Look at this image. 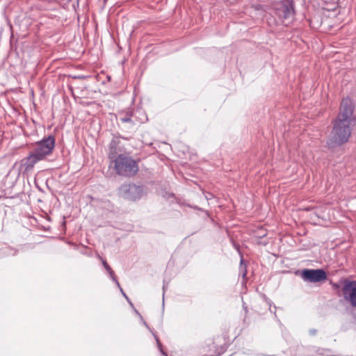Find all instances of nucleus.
<instances>
[{"instance_id": "obj_1", "label": "nucleus", "mask_w": 356, "mask_h": 356, "mask_svg": "<svg viewBox=\"0 0 356 356\" xmlns=\"http://www.w3.org/2000/svg\"><path fill=\"white\" fill-rule=\"evenodd\" d=\"M354 108L355 105L350 98L346 97L342 99L339 113L333 121L331 136L327 142L330 147L341 145L348 140L351 135V129L356 122L353 115Z\"/></svg>"}, {"instance_id": "obj_2", "label": "nucleus", "mask_w": 356, "mask_h": 356, "mask_svg": "<svg viewBox=\"0 0 356 356\" xmlns=\"http://www.w3.org/2000/svg\"><path fill=\"white\" fill-rule=\"evenodd\" d=\"M114 168L118 175L123 177L134 176L138 171L136 161L123 154L118 155L114 160Z\"/></svg>"}, {"instance_id": "obj_3", "label": "nucleus", "mask_w": 356, "mask_h": 356, "mask_svg": "<svg viewBox=\"0 0 356 356\" xmlns=\"http://www.w3.org/2000/svg\"><path fill=\"white\" fill-rule=\"evenodd\" d=\"M55 147V138L49 136L36 143L34 152L43 160L46 156L51 154Z\"/></svg>"}, {"instance_id": "obj_4", "label": "nucleus", "mask_w": 356, "mask_h": 356, "mask_svg": "<svg viewBox=\"0 0 356 356\" xmlns=\"http://www.w3.org/2000/svg\"><path fill=\"white\" fill-rule=\"evenodd\" d=\"M301 275L305 281L312 283L322 282L327 280V274L323 269H304Z\"/></svg>"}, {"instance_id": "obj_5", "label": "nucleus", "mask_w": 356, "mask_h": 356, "mask_svg": "<svg viewBox=\"0 0 356 356\" xmlns=\"http://www.w3.org/2000/svg\"><path fill=\"white\" fill-rule=\"evenodd\" d=\"M277 14L285 25H289L294 18V8L292 2L287 0L277 8Z\"/></svg>"}, {"instance_id": "obj_6", "label": "nucleus", "mask_w": 356, "mask_h": 356, "mask_svg": "<svg viewBox=\"0 0 356 356\" xmlns=\"http://www.w3.org/2000/svg\"><path fill=\"white\" fill-rule=\"evenodd\" d=\"M344 299L356 307V281H346L343 287Z\"/></svg>"}, {"instance_id": "obj_7", "label": "nucleus", "mask_w": 356, "mask_h": 356, "mask_svg": "<svg viewBox=\"0 0 356 356\" xmlns=\"http://www.w3.org/2000/svg\"><path fill=\"white\" fill-rule=\"evenodd\" d=\"M124 197L129 200H136L141 196L142 189L135 184L124 185L122 187Z\"/></svg>"}, {"instance_id": "obj_8", "label": "nucleus", "mask_w": 356, "mask_h": 356, "mask_svg": "<svg viewBox=\"0 0 356 356\" xmlns=\"http://www.w3.org/2000/svg\"><path fill=\"white\" fill-rule=\"evenodd\" d=\"M40 161H42V159L34 152H32L27 157L21 161V170L29 172L33 169L34 165Z\"/></svg>"}, {"instance_id": "obj_9", "label": "nucleus", "mask_w": 356, "mask_h": 356, "mask_svg": "<svg viewBox=\"0 0 356 356\" xmlns=\"http://www.w3.org/2000/svg\"><path fill=\"white\" fill-rule=\"evenodd\" d=\"M111 277V279L113 280V282H115V283L117 284V286L119 287V289H120L121 292L122 293L123 296L127 298L126 294L123 292V290L121 288L120 285V283L118 282L115 275V273L113 272V270L111 269L110 271L108 272Z\"/></svg>"}, {"instance_id": "obj_10", "label": "nucleus", "mask_w": 356, "mask_h": 356, "mask_svg": "<svg viewBox=\"0 0 356 356\" xmlns=\"http://www.w3.org/2000/svg\"><path fill=\"white\" fill-rule=\"evenodd\" d=\"M243 259H241V266H240V272L242 274L243 277H245L246 273H247V270H246L245 266L243 265Z\"/></svg>"}, {"instance_id": "obj_11", "label": "nucleus", "mask_w": 356, "mask_h": 356, "mask_svg": "<svg viewBox=\"0 0 356 356\" xmlns=\"http://www.w3.org/2000/svg\"><path fill=\"white\" fill-rule=\"evenodd\" d=\"M102 264L104 266V268H106V270H107V272L110 271L111 270V268L110 267V266L107 264V262L102 259Z\"/></svg>"}, {"instance_id": "obj_12", "label": "nucleus", "mask_w": 356, "mask_h": 356, "mask_svg": "<svg viewBox=\"0 0 356 356\" xmlns=\"http://www.w3.org/2000/svg\"><path fill=\"white\" fill-rule=\"evenodd\" d=\"M131 120L129 117H124L121 119V121L123 122H130Z\"/></svg>"}, {"instance_id": "obj_13", "label": "nucleus", "mask_w": 356, "mask_h": 356, "mask_svg": "<svg viewBox=\"0 0 356 356\" xmlns=\"http://www.w3.org/2000/svg\"><path fill=\"white\" fill-rule=\"evenodd\" d=\"M114 147H115V145H114V143H113V142H112L111 143H110V148H111V149L114 148Z\"/></svg>"}, {"instance_id": "obj_14", "label": "nucleus", "mask_w": 356, "mask_h": 356, "mask_svg": "<svg viewBox=\"0 0 356 356\" xmlns=\"http://www.w3.org/2000/svg\"><path fill=\"white\" fill-rule=\"evenodd\" d=\"M108 156H109V158H110V159H113L114 158V155H113V153H110Z\"/></svg>"}, {"instance_id": "obj_15", "label": "nucleus", "mask_w": 356, "mask_h": 356, "mask_svg": "<svg viewBox=\"0 0 356 356\" xmlns=\"http://www.w3.org/2000/svg\"><path fill=\"white\" fill-rule=\"evenodd\" d=\"M311 332H312V334H315V332H316V331H315V330H314V331H312V332L311 331Z\"/></svg>"}]
</instances>
